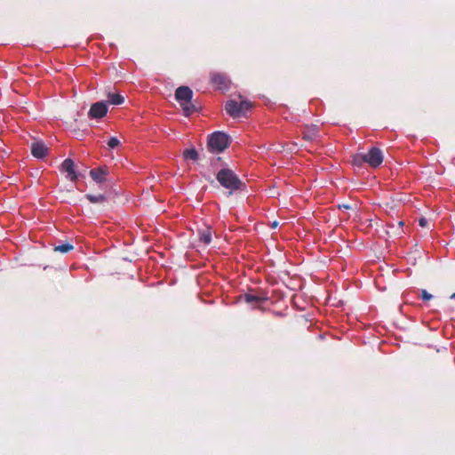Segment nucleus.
I'll return each mask as SVG.
<instances>
[{
	"label": "nucleus",
	"instance_id": "11",
	"mask_svg": "<svg viewBox=\"0 0 455 455\" xmlns=\"http://www.w3.org/2000/svg\"><path fill=\"white\" fill-rule=\"evenodd\" d=\"M199 240L204 244H209L212 241V231L209 227H204L198 230Z\"/></svg>",
	"mask_w": 455,
	"mask_h": 455
},
{
	"label": "nucleus",
	"instance_id": "19",
	"mask_svg": "<svg viewBox=\"0 0 455 455\" xmlns=\"http://www.w3.org/2000/svg\"><path fill=\"white\" fill-rule=\"evenodd\" d=\"M421 298L423 300H430L433 298V296L430 293H428L426 290H422Z\"/></svg>",
	"mask_w": 455,
	"mask_h": 455
},
{
	"label": "nucleus",
	"instance_id": "16",
	"mask_svg": "<svg viewBox=\"0 0 455 455\" xmlns=\"http://www.w3.org/2000/svg\"><path fill=\"white\" fill-rule=\"evenodd\" d=\"M183 157L185 160H198L199 155L195 148H188L183 152Z\"/></svg>",
	"mask_w": 455,
	"mask_h": 455
},
{
	"label": "nucleus",
	"instance_id": "22",
	"mask_svg": "<svg viewBox=\"0 0 455 455\" xmlns=\"http://www.w3.org/2000/svg\"><path fill=\"white\" fill-rule=\"evenodd\" d=\"M339 208L349 209L350 206L347 204L339 205Z\"/></svg>",
	"mask_w": 455,
	"mask_h": 455
},
{
	"label": "nucleus",
	"instance_id": "9",
	"mask_svg": "<svg viewBox=\"0 0 455 455\" xmlns=\"http://www.w3.org/2000/svg\"><path fill=\"white\" fill-rule=\"evenodd\" d=\"M108 173V171L104 168H96L90 171L92 179L97 183L105 182Z\"/></svg>",
	"mask_w": 455,
	"mask_h": 455
},
{
	"label": "nucleus",
	"instance_id": "7",
	"mask_svg": "<svg viewBox=\"0 0 455 455\" xmlns=\"http://www.w3.org/2000/svg\"><path fill=\"white\" fill-rule=\"evenodd\" d=\"M108 113V105L104 101H98L92 105L88 116L91 118L100 119Z\"/></svg>",
	"mask_w": 455,
	"mask_h": 455
},
{
	"label": "nucleus",
	"instance_id": "24",
	"mask_svg": "<svg viewBox=\"0 0 455 455\" xmlns=\"http://www.w3.org/2000/svg\"><path fill=\"white\" fill-rule=\"evenodd\" d=\"M451 299H455V292L451 294Z\"/></svg>",
	"mask_w": 455,
	"mask_h": 455
},
{
	"label": "nucleus",
	"instance_id": "5",
	"mask_svg": "<svg viewBox=\"0 0 455 455\" xmlns=\"http://www.w3.org/2000/svg\"><path fill=\"white\" fill-rule=\"evenodd\" d=\"M362 160L372 167H378L383 162L382 151L378 148H371L367 154L362 156Z\"/></svg>",
	"mask_w": 455,
	"mask_h": 455
},
{
	"label": "nucleus",
	"instance_id": "6",
	"mask_svg": "<svg viewBox=\"0 0 455 455\" xmlns=\"http://www.w3.org/2000/svg\"><path fill=\"white\" fill-rule=\"evenodd\" d=\"M60 171L67 173V178L71 181H76L81 173L76 172L75 163L72 159L67 158L63 161L60 166Z\"/></svg>",
	"mask_w": 455,
	"mask_h": 455
},
{
	"label": "nucleus",
	"instance_id": "12",
	"mask_svg": "<svg viewBox=\"0 0 455 455\" xmlns=\"http://www.w3.org/2000/svg\"><path fill=\"white\" fill-rule=\"evenodd\" d=\"M244 301L248 304H258L267 300V297L246 293L243 295Z\"/></svg>",
	"mask_w": 455,
	"mask_h": 455
},
{
	"label": "nucleus",
	"instance_id": "13",
	"mask_svg": "<svg viewBox=\"0 0 455 455\" xmlns=\"http://www.w3.org/2000/svg\"><path fill=\"white\" fill-rule=\"evenodd\" d=\"M317 132H318L317 126H315V125L308 126V127H307V130L303 133V139L306 140H309V141L313 140L316 137Z\"/></svg>",
	"mask_w": 455,
	"mask_h": 455
},
{
	"label": "nucleus",
	"instance_id": "8",
	"mask_svg": "<svg viewBox=\"0 0 455 455\" xmlns=\"http://www.w3.org/2000/svg\"><path fill=\"white\" fill-rule=\"evenodd\" d=\"M48 151V147L41 140H36L31 144V153L36 158H44Z\"/></svg>",
	"mask_w": 455,
	"mask_h": 455
},
{
	"label": "nucleus",
	"instance_id": "2",
	"mask_svg": "<svg viewBox=\"0 0 455 455\" xmlns=\"http://www.w3.org/2000/svg\"><path fill=\"white\" fill-rule=\"evenodd\" d=\"M193 92L188 86H180L175 92V99L180 102L184 115L189 116L197 111V107L192 102Z\"/></svg>",
	"mask_w": 455,
	"mask_h": 455
},
{
	"label": "nucleus",
	"instance_id": "1",
	"mask_svg": "<svg viewBox=\"0 0 455 455\" xmlns=\"http://www.w3.org/2000/svg\"><path fill=\"white\" fill-rule=\"evenodd\" d=\"M216 179L222 187L230 190L229 194H232L233 191L242 189L244 186L238 176L228 168L220 170Z\"/></svg>",
	"mask_w": 455,
	"mask_h": 455
},
{
	"label": "nucleus",
	"instance_id": "3",
	"mask_svg": "<svg viewBox=\"0 0 455 455\" xmlns=\"http://www.w3.org/2000/svg\"><path fill=\"white\" fill-rule=\"evenodd\" d=\"M230 144L229 136L223 132H214L208 138L207 148L212 153H220Z\"/></svg>",
	"mask_w": 455,
	"mask_h": 455
},
{
	"label": "nucleus",
	"instance_id": "14",
	"mask_svg": "<svg viewBox=\"0 0 455 455\" xmlns=\"http://www.w3.org/2000/svg\"><path fill=\"white\" fill-rule=\"evenodd\" d=\"M124 101V98L120 94L111 93L108 94V102L113 105H121Z\"/></svg>",
	"mask_w": 455,
	"mask_h": 455
},
{
	"label": "nucleus",
	"instance_id": "23",
	"mask_svg": "<svg viewBox=\"0 0 455 455\" xmlns=\"http://www.w3.org/2000/svg\"><path fill=\"white\" fill-rule=\"evenodd\" d=\"M398 226H399L400 228H401V227H403V221H399V222H398Z\"/></svg>",
	"mask_w": 455,
	"mask_h": 455
},
{
	"label": "nucleus",
	"instance_id": "17",
	"mask_svg": "<svg viewBox=\"0 0 455 455\" xmlns=\"http://www.w3.org/2000/svg\"><path fill=\"white\" fill-rule=\"evenodd\" d=\"M73 248L74 247L72 244L67 243H63V244L55 246L54 251L61 252V253H67V252L70 251L71 250H73Z\"/></svg>",
	"mask_w": 455,
	"mask_h": 455
},
{
	"label": "nucleus",
	"instance_id": "10",
	"mask_svg": "<svg viewBox=\"0 0 455 455\" xmlns=\"http://www.w3.org/2000/svg\"><path fill=\"white\" fill-rule=\"evenodd\" d=\"M211 81L212 84H216L220 89L226 88L228 84V77L220 73H214L211 76Z\"/></svg>",
	"mask_w": 455,
	"mask_h": 455
},
{
	"label": "nucleus",
	"instance_id": "21",
	"mask_svg": "<svg viewBox=\"0 0 455 455\" xmlns=\"http://www.w3.org/2000/svg\"><path fill=\"white\" fill-rule=\"evenodd\" d=\"M278 227V221L275 220L271 223V228H275Z\"/></svg>",
	"mask_w": 455,
	"mask_h": 455
},
{
	"label": "nucleus",
	"instance_id": "18",
	"mask_svg": "<svg viewBox=\"0 0 455 455\" xmlns=\"http://www.w3.org/2000/svg\"><path fill=\"white\" fill-rule=\"evenodd\" d=\"M120 140L116 138V137H112L109 139L108 142V146L110 148H116V147H118L120 145Z\"/></svg>",
	"mask_w": 455,
	"mask_h": 455
},
{
	"label": "nucleus",
	"instance_id": "20",
	"mask_svg": "<svg viewBox=\"0 0 455 455\" xmlns=\"http://www.w3.org/2000/svg\"><path fill=\"white\" fill-rule=\"evenodd\" d=\"M419 224L420 227H423V228L426 227L427 224V219L424 218V217L420 218L419 220Z\"/></svg>",
	"mask_w": 455,
	"mask_h": 455
},
{
	"label": "nucleus",
	"instance_id": "4",
	"mask_svg": "<svg viewBox=\"0 0 455 455\" xmlns=\"http://www.w3.org/2000/svg\"><path fill=\"white\" fill-rule=\"evenodd\" d=\"M251 108V104L247 100H241V102H236L235 100H231L227 101L225 106V109L228 114L234 118L239 117Z\"/></svg>",
	"mask_w": 455,
	"mask_h": 455
},
{
	"label": "nucleus",
	"instance_id": "15",
	"mask_svg": "<svg viewBox=\"0 0 455 455\" xmlns=\"http://www.w3.org/2000/svg\"><path fill=\"white\" fill-rule=\"evenodd\" d=\"M85 196L92 204H103L107 201V197L103 194H87Z\"/></svg>",
	"mask_w": 455,
	"mask_h": 455
}]
</instances>
